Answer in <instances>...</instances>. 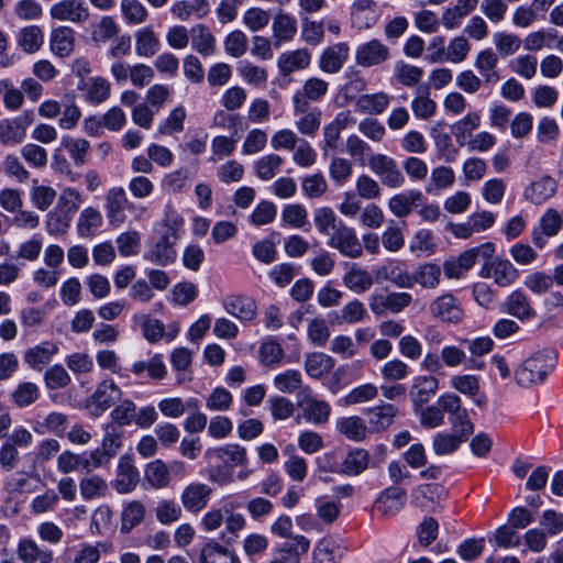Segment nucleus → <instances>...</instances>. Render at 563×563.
<instances>
[{"label":"nucleus","mask_w":563,"mask_h":563,"mask_svg":"<svg viewBox=\"0 0 563 563\" xmlns=\"http://www.w3.org/2000/svg\"><path fill=\"white\" fill-rule=\"evenodd\" d=\"M556 364V354L550 349L538 351L525 358L515 369L516 384L521 388H532L545 382Z\"/></svg>","instance_id":"1"},{"label":"nucleus","mask_w":563,"mask_h":563,"mask_svg":"<svg viewBox=\"0 0 563 563\" xmlns=\"http://www.w3.org/2000/svg\"><path fill=\"white\" fill-rule=\"evenodd\" d=\"M297 405L301 410L302 418L312 424H324L331 413V406L325 400L312 396L309 386H305L297 394Z\"/></svg>","instance_id":"2"},{"label":"nucleus","mask_w":563,"mask_h":563,"mask_svg":"<svg viewBox=\"0 0 563 563\" xmlns=\"http://www.w3.org/2000/svg\"><path fill=\"white\" fill-rule=\"evenodd\" d=\"M368 166L379 177L382 184L388 188H400L406 181L397 162L390 156L374 154L368 159Z\"/></svg>","instance_id":"3"},{"label":"nucleus","mask_w":563,"mask_h":563,"mask_svg":"<svg viewBox=\"0 0 563 563\" xmlns=\"http://www.w3.org/2000/svg\"><path fill=\"white\" fill-rule=\"evenodd\" d=\"M328 245L349 258L355 260L363 255V244L358 240L354 229L347 227L344 222L329 236Z\"/></svg>","instance_id":"4"},{"label":"nucleus","mask_w":563,"mask_h":563,"mask_svg":"<svg viewBox=\"0 0 563 563\" xmlns=\"http://www.w3.org/2000/svg\"><path fill=\"white\" fill-rule=\"evenodd\" d=\"M176 241L177 234L175 230L170 229L148 246L143 254L144 260L158 266H167L174 263L177 257L174 249Z\"/></svg>","instance_id":"5"},{"label":"nucleus","mask_w":563,"mask_h":563,"mask_svg":"<svg viewBox=\"0 0 563 563\" xmlns=\"http://www.w3.org/2000/svg\"><path fill=\"white\" fill-rule=\"evenodd\" d=\"M429 313L443 323H457L464 316L459 299L450 292L434 298L429 305Z\"/></svg>","instance_id":"6"},{"label":"nucleus","mask_w":563,"mask_h":563,"mask_svg":"<svg viewBox=\"0 0 563 563\" xmlns=\"http://www.w3.org/2000/svg\"><path fill=\"white\" fill-rule=\"evenodd\" d=\"M53 20L81 24L90 19V10L82 0H59L49 8Z\"/></svg>","instance_id":"7"},{"label":"nucleus","mask_w":563,"mask_h":563,"mask_svg":"<svg viewBox=\"0 0 563 563\" xmlns=\"http://www.w3.org/2000/svg\"><path fill=\"white\" fill-rule=\"evenodd\" d=\"M563 228V214L554 208L544 211L539 220V225L531 232V241L538 249L542 250L549 238L559 234Z\"/></svg>","instance_id":"8"},{"label":"nucleus","mask_w":563,"mask_h":563,"mask_svg":"<svg viewBox=\"0 0 563 563\" xmlns=\"http://www.w3.org/2000/svg\"><path fill=\"white\" fill-rule=\"evenodd\" d=\"M481 276L493 279L500 287H507L516 282L518 271L510 261L494 257L482 267Z\"/></svg>","instance_id":"9"},{"label":"nucleus","mask_w":563,"mask_h":563,"mask_svg":"<svg viewBox=\"0 0 563 563\" xmlns=\"http://www.w3.org/2000/svg\"><path fill=\"white\" fill-rule=\"evenodd\" d=\"M122 390L112 379L102 380L89 399L91 413L99 416L120 400Z\"/></svg>","instance_id":"10"},{"label":"nucleus","mask_w":563,"mask_h":563,"mask_svg":"<svg viewBox=\"0 0 563 563\" xmlns=\"http://www.w3.org/2000/svg\"><path fill=\"white\" fill-rule=\"evenodd\" d=\"M18 559L23 563H55L53 552L31 537L21 538L16 544Z\"/></svg>","instance_id":"11"},{"label":"nucleus","mask_w":563,"mask_h":563,"mask_svg":"<svg viewBox=\"0 0 563 563\" xmlns=\"http://www.w3.org/2000/svg\"><path fill=\"white\" fill-rule=\"evenodd\" d=\"M126 205L128 197L122 187H113L108 190L106 195L104 210L110 225L118 228L124 223L126 219Z\"/></svg>","instance_id":"12"},{"label":"nucleus","mask_w":563,"mask_h":563,"mask_svg":"<svg viewBox=\"0 0 563 563\" xmlns=\"http://www.w3.org/2000/svg\"><path fill=\"white\" fill-rule=\"evenodd\" d=\"M389 57V48L378 40L360 45L355 52V62L362 67L380 65Z\"/></svg>","instance_id":"13"},{"label":"nucleus","mask_w":563,"mask_h":563,"mask_svg":"<svg viewBox=\"0 0 563 563\" xmlns=\"http://www.w3.org/2000/svg\"><path fill=\"white\" fill-rule=\"evenodd\" d=\"M31 124L27 115L0 121V142L3 145H16L24 141L26 129Z\"/></svg>","instance_id":"14"},{"label":"nucleus","mask_w":563,"mask_h":563,"mask_svg":"<svg viewBox=\"0 0 563 563\" xmlns=\"http://www.w3.org/2000/svg\"><path fill=\"white\" fill-rule=\"evenodd\" d=\"M558 191V181L544 175L529 184L523 190V198L533 205H542Z\"/></svg>","instance_id":"15"},{"label":"nucleus","mask_w":563,"mask_h":563,"mask_svg":"<svg viewBox=\"0 0 563 563\" xmlns=\"http://www.w3.org/2000/svg\"><path fill=\"white\" fill-rule=\"evenodd\" d=\"M212 489L203 483H191L181 493V504L187 511L199 512L211 497Z\"/></svg>","instance_id":"16"},{"label":"nucleus","mask_w":563,"mask_h":563,"mask_svg":"<svg viewBox=\"0 0 563 563\" xmlns=\"http://www.w3.org/2000/svg\"><path fill=\"white\" fill-rule=\"evenodd\" d=\"M368 428L372 432H382L394 423L398 408L389 402H382L365 410Z\"/></svg>","instance_id":"17"},{"label":"nucleus","mask_w":563,"mask_h":563,"mask_svg":"<svg viewBox=\"0 0 563 563\" xmlns=\"http://www.w3.org/2000/svg\"><path fill=\"white\" fill-rule=\"evenodd\" d=\"M140 481V473L130 456L123 455L119 460L118 473L114 487L118 493L126 494L132 492Z\"/></svg>","instance_id":"18"},{"label":"nucleus","mask_w":563,"mask_h":563,"mask_svg":"<svg viewBox=\"0 0 563 563\" xmlns=\"http://www.w3.org/2000/svg\"><path fill=\"white\" fill-rule=\"evenodd\" d=\"M350 47L346 43H336L327 47L319 59V67L328 74H335L341 70L349 57Z\"/></svg>","instance_id":"19"},{"label":"nucleus","mask_w":563,"mask_h":563,"mask_svg":"<svg viewBox=\"0 0 563 563\" xmlns=\"http://www.w3.org/2000/svg\"><path fill=\"white\" fill-rule=\"evenodd\" d=\"M406 490L400 487L386 488L375 501V508L384 516H394L399 512L406 503Z\"/></svg>","instance_id":"20"},{"label":"nucleus","mask_w":563,"mask_h":563,"mask_svg":"<svg viewBox=\"0 0 563 563\" xmlns=\"http://www.w3.org/2000/svg\"><path fill=\"white\" fill-rule=\"evenodd\" d=\"M209 456H213L223 465L233 468L234 466L244 467L247 464L246 449L240 444L230 443L207 451Z\"/></svg>","instance_id":"21"},{"label":"nucleus","mask_w":563,"mask_h":563,"mask_svg":"<svg viewBox=\"0 0 563 563\" xmlns=\"http://www.w3.org/2000/svg\"><path fill=\"white\" fill-rule=\"evenodd\" d=\"M479 0H456L453 7L444 10L442 13V24L448 30L456 29L462 20L471 14L478 5Z\"/></svg>","instance_id":"22"},{"label":"nucleus","mask_w":563,"mask_h":563,"mask_svg":"<svg viewBox=\"0 0 563 563\" xmlns=\"http://www.w3.org/2000/svg\"><path fill=\"white\" fill-rule=\"evenodd\" d=\"M498 64V56L490 48L481 51L476 58L474 66L483 77L485 85H494L499 81L500 76L496 69Z\"/></svg>","instance_id":"23"},{"label":"nucleus","mask_w":563,"mask_h":563,"mask_svg":"<svg viewBox=\"0 0 563 563\" xmlns=\"http://www.w3.org/2000/svg\"><path fill=\"white\" fill-rule=\"evenodd\" d=\"M49 43L56 56H69L75 47V31L65 25L55 27L51 32Z\"/></svg>","instance_id":"24"},{"label":"nucleus","mask_w":563,"mask_h":563,"mask_svg":"<svg viewBox=\"0 0 563 563\" xmlns=\"http://www.w3.org/2000/svg\"><path fill=\"white\" fill-rule=\"evenodd\" d=\"M311 54L307 48L283 53L277 60V66L283 75L305 69L310 65Z\"/></svg>","instance_id":"25"},{"label":"nucleus","mask_w":563,"mask_h":563,"mask_svg":"<svg viewBox=\"0 0 563 563\" xmlns=\"http://www.w3.org/2000/svg\"><path fill=\"white\" fill-rule=\"evenodd\" d=\"M344 286L355 294L367 291L374 284L372 274L357 264H350L349 271L343 276Z\"/></svg>","instance_id":"26"},{"label":"nucleus","mask_w":563,"mask_h":563,"mask_svg":"<svg viewBox=\"0 0 563 563\" xmlns=\"http://www.w3.org/2000/svg\"><path fill=\"white\" fill-rule=\"evenodd\" d=\"M439 380L434 376H421L416 378L410 390V398L415 407H422L437 393Z\"/></svg>","instance_id":"27"},{"label":"nucleus","mask_w":563,"mask_h":563,"mask_svg":"<svg viewBox=\"0 0 563 563\" xmlns=\"http://www.w3.org/2000/svg\"><path fill=\"white\" fill-rule=\"evenodd\" d=\"M58 353V346L52 342H43L24 353V362L33 369L41 371L53 356Z\"/></svg>","instance_id":"28"},{"label":"nucleus","mask_w":563,"mask_h":563,"mask_svg":"<svg viewBox=\"0 0 563 563\" xmlns=\"http://www.w3.org/2000/svg\"><path fill=\"white\" fill-rule=\"evenodd\" d=\"M376 277L388 280L399 288H412V274L397 262L378 267Z\"/></svg>","instance_id":"29"},{"label":"nucleus","mask_w":563,"mask_h":563,"mask_svg":"<svg viewBox=\"0 0 563 563\" xmlns=\"http://www.w3.org/2000/svg\"><path fill=\"white\" fill-rule=\"evenodd\" d=\"M170 11L180 21H188L191 15L202 19L209 12V3L207 0H184L174 3Z\"/></svg>","instance_id":"30"},{"label":"nucleus","mask_w":563,"mask_h":563,"mask_svg":"<svg viewBox=\"0 0 563 563\" xmlns=\"http://www.w3.org/2000/svg\"><path fill=\"white\" fill-rule=\"evenodd\" d=\"M419 190H408L393 196L388 202L389 210L398 218L407 217L421 200Z\"/></svg>","instance_id":"31"},{"label":"nucleus","mask_w":563,"mask_h":563,"mask_svg":"<svg viewBox=\"0 0 563 563\" xmlns=\"http://www.w3.org/2000/svg\"><path fill=\"white\" fill-rule=\"evenodd\" d=\"M224 309L233 317L250 321L256 316L255 301L247 297L234 296L224 301Z\"/></svg>","instance_id":"32"},{"label":"nucleus","mask_w":563,"mask_h":563,"mask_svg":"<svg viewBox=\"0 0 563 563\" xmlns=\"http://www.w3.org/2000/svg\"><path fill=\"white\" fill-rule=\"evenodd\" d=\"M273 36L275 38V46L284 42H289L294 38L297 33V21L289 14H278L273 21Z\"/></svg>","instance_id":"33"},{"label":"nucleus","mask_w":563,"mask_h":563,"mask_svg":"<svg viewBox=\"0 0 563 563\" xmlns=\"http://www.w3.org/2000/svg\"><path fill=\"white\" fill-rule=\"evenodd\" d=\"M368 452L364 449L356 448L346 454L341 463L340 472L349 476H357L368 467Z\"/></svg>","instance_id":"34"},{"label":"nucleus","mask_w":563,"mask_h":563,"mask_svg":"<svg viewBox=\"0 0 563 563\" xmlns=\"http://www.w3.org/2000/svg\"><path fill=\"white\" fill-rule=\"evenodd\" d=\"M200 563H241L240 559L218 542L207 543L199 554Z\"/></svg>","instance_id":"35"},{"label":"nucleus","mask_w":563,"mask_h":563,"mask_svg":"<svg viewBox=\"0 0 563 563\" xmlns=\"http://www.w3.org/2000/svg\"><path fill=\"white\" fill-rule=\"evenodd\" d=\"M441 268L433 263L420 265L412 274V286L420 285L424 289H435L441 283Z\"/></svg>","instance_id":"36"},{"label":"nucleus","mask_w":563,"mask_h":563,"mask_svg":"<svg viewBox=\"0 0 563 563\" xmlns=\"http://www.w3.org/2000/svg\"><path fill=\"white\" fill-rule=\"evenodd\" d=\"M334 367V360L324 353L316 352L306 357L305 369L312 378H321L328 375Z\"/></svg>","instance_id":"37"},{"label":"nucleus","mask_w":563,"mask_h":563,"mask_svg":"<svg viewBox=\"0 0 563 563\" xmlns=\"http://www.w3.org/2000/svg\"><path fill=\"white\" fill-rule=\"evenodd\" d=\"M506 312L518 318L519 320H527L534 317L536 312L531 308L527 296L520 291H512L506 301Z\"/></svg>","instance_id":"38"},{"label":"nucleus","mask_w":563,"mask_h":563,"mask_svg":"<svg viewBox=\"0 0 563 563\" xmlns=\"http://www.w3.org/2000/svg\"><path fill=\"white\" fill-rule=\"evenodd\" d=\"M410 106L413 114L421 120H429L437 111V103L430 98L428 88L419 87Z\"/></svg>","instance_id":"39"},{"label":"nucleus","mask_w":563,"mask_h":563,"mask_svg":"<svg viewBox=\"0 0 563 563\" xmlns=\"http://www.w3.org/2000/svg\"><path fill=\"white\" fill-rule=\"evenodd\" d=\"M191 45L202 56H210L216 49V40L209 29L198 24L191 29Z\"/></svg>","instance_id":"40"},{"label":"nucleus","mask_w":563,"mask_h":563,"mask_svg":"<svg viewBox=\"0 0 563 563\" xmlns=\"http://www.w3.org/2000/svg\"><path fill=\"white\" fill-rule=\"evenodd\" d=\"M79 490L84 500L98 499L107 495L108 484L99 475H88L80 479Z\"/></svg>","instance_id":"41"},{"label":"nucleus","mask_w":563,"mask_h":563,"mask_svg":"<svg viewBox=\"0 0 563 563\" xmlns=\"http://www.w3.org/2000/svg\"><path fill=\"white\" fill-rule=\"evenodd\" d=\"M481 125V117L477 112H468L452 125V133L456 142L463 146L472 137V133Z\"/></svg>","instance_id":"42"},{"label":"nucleus","mask_w":563,"mask_h":563,"mask_svg":"<svg viewBox=\"0 0 563 563\" xmlns=\"http://www.w3.org/2000/svg\"><path fill=\"white\" fill-rule=\"evenodd\" d=\"M159 48V40L150 27H142L135 33V51L139 56L151 57Z\"/></svg>","instance_id":"43"},{"label":"nucleus","mask_w":563,"mask_h":563,"mask_svg":"<svg viewBox=\"0 0 563 563\" xmlns=\"http://www.w3.org/2000/svg\"><path fill=\"white\" fill-rule=\"evenodd\" d=\"M336 429L352 441L360 442L366 438L367 427L357 416L339 419L336 421Z\"/></svg>","instance_id":"44"},{"label":"nucleus","mask_w":563,"mask_h":563,"mask_svg":"<svg viewBox=\"0 0 563 563\" xmlns=\"http://www.w3.org/2000/svg\"><path fill=\"white\" fill-rule=\"evenodd\" d=\"M390 97L385 92L363 95L356 101V108L368 114L383 113L389 106Z\"/></svg>","instance_id":"45"},{"label":"nucleus","mask_w":563,"mask_h":563,"mask_svg":"<svg viewBox=\"0 0 563 563\" xmlns=\"http://www.w3.org/2000/svg\"><path fill=\"white\" fill-rule=\"evenodd\" d=\"M18 44L25 53L33 54L44 44V33L37 25L25 26L19 33Z\"/></svg>","instance_id":"46"},{"label":"nucleus","mask_w":563,"mask_h":563,"mask_svg":"<svg viewBox=\"0 0 563 563\" xmlns=\"http://www.w3.org/2000/svg\"><path fill=\"white\" fill-rule=\"evenodd\" d=\"M313 221L319 233L327 236H330L338 225L343 223L330 207L317 208L313 211Z\"/></svg>","instance_id":"47"},{"label":"nucleus","mask_w":563,"mask_h":563,"mask_svg":"<svg viewBox=\"0 0 563 563\" xmlns=\"http://www.w3.org/2000/svg\"><path fill=\"white\" fill-rule=\"evenodd\" d=\"M465 440L462 435L439 432L433 438L432 450L437 455L452 454Z\"/></svg>","instance_id":"48"},{"label":"nucleus","mask_w":563,"mask_h":563,"mask_svg":"<svg viewBox=\"0 0 563 563\" xmlns=\"http://www.w3.org/2000/svg\"><path fill=\"white\" fill-rule=\"evenodd\" d=\"M394 75L399 84L406 87H413L420 82L423 69L399 60L395 64Z\"/></svg>","instance_id":"49"},{"label":"nucleus","mask_w":563,"mask_h":563,"mask_svg":"<svg viewBox=\"0 0 563 563\" xmlns=\"http://www.w3.org/2000/svg\"><path fill=\"white\" fill-rule=\"evenodd\" d=\"M283 162V158L277 154L264 155L254 164L255 174L262 180H271L279 170Z\"/></svg>","instance_id":"50"},{"label":"nucleus","mask_w":563,"mask_h":563,"mask_svg":"<svg viewBox=\"0 0 563 563\" xmlns=\"http://www.w3.org/2000/svg\"><path fill=\"white\" fill-rule=\"evenodd\" d=\"M86 99L91 103L99 104L110 96V84L106 78L95 77L84 82Z\"/></svg>","instance_id":"51"},{"label":"nucleus","mask_w":563,"mask_h":563,"mask_svg":"<svg viewBox=\"0 0 563 563\" xmlns=\"http://www.w3.org/2000/svg\"><path fill=\"white\" fill-rule=\"evenodd\" d=\"M145 478L154 488H164L169 484L168 466L161 460H155L147 464Z\"/></svg>","instance_id":"52"},{"label":"nucleus","mask_w":563,"mask_h":563,"mask_svg":"<svg viewBox=\"0 0 563 563\" xmlns=\"http://www.w3.org/2000/svg\"><path fill=\"white\" fill-rule=\"evenodd\" d=\"M274 386L277 390L285 394H292L295 390H300L302 387V376L297 369H287L279 373L274 378Z\"/></svg>","instance_id":"53"},{"label":"nucleus","mask_w":563,"mask_h":563,"mask_svg":"<svg viewBox=\"0 0 563 563\" xmlns=\"http://www.w3.org/2000/svg\"><path fill=\"white\" fill-rule=\"evenodd\" d=\"M145 516V508L137 500L130 501L122 511L121 531L130 532L134 527L140 525Z\"/></svg>","instance_id":"54"},{"label":"nucleus","mask_w":563,"mask_h":563,"mask_svg":"<svg viewBox=\"0 0 563 563\" xmlns=\"http://www.w3.org/2000/svg\"><path fill=\"white\" fill-rule=\"evenodd\" d=\"M102 214L95 208H85L78 219V231L82 236L93 234L102 224Z\"/></svg>","instance_id":"55"},{"label":"nucleus","mask_w":563,"mask_h":563,"mask_svg":"<svg viewBox=\"0 0 563 563\" xmlns=\"http://www.w3.org/2000/svg\"><path fill=\"white\" fill-rule=\"evenodd\" d=\"M119 26L111 16H102L100 21L92 26L91 38L97 44H104L115 37Z\"/></svg>","instance_id":"56"},{"label":"nucleus","mask_w":563,"mask_h":563,"mask_svg":"<svg viewBox=\"0 0 563 563\" xmlns=\"http://www.w3.org/2000/svg\"><path fill=\"white\" fill-rule=\"evenodd\" d=\"M59 503V496L53 488L46 489L43 494L35 496L30 510L33 515H42L55 510Z\"/></svg>","instance_id":"57"},{"label":"nucleus","mask_w":563,"mask_h":563,"mask_svg":"<svg viewBox=\"0 0 563 563\" xmlns=\"http://www.w3.org/2000/svg\"><path fill=\"white\" fill-rule=\"evenodd\" d=\"M101 448L108 455L114 457L122 445L123 430L117 423H107Z\"/></svg>","instance_id":"58"},{"label":"nucleus","mask_w":563,"mask_h":563,"mask_svg":"<svg viewBox=\"0 0 563 563\" xmlns=\"http://www.w3.org/2000/svg\"><path fill=\"white\" fill-rule=\"evenodd\" d=\"M38 397V387L31 382H24L19 384L18 387L12 393V400L20 408L31 406L37 400Z\"/></svg>","instance_id":"59"},{"label":"nucleus","mask_w":563,"mask_h":563,"mask_svg":"<svg viewBox=\"0 0 563 563\" xmlns=\"http://www.w3.org/2000/svg\"><path fill=\"white\" fill-rule=\"evenodd\" d=\"M60 144L69 153L76 165H82L86 162L85 157L90 146L87 140L65 136Z\"/></svg>","instance_id":"60"},{"label":"nucleus","mask_w":563,"mask_h":563,"mask_svg":"<svg viewBox=\"0 0 563 563\" xmlns=\"http://www.w3.org/2000/svg\"><path fill=\"white\" fill-rule=\"evenodd\" d=\"M352 163L344 157H333L329 165L330 178L339 186L344 185L352 176Z\"/></svg>","instance_id":"61"},{"label":"nucleus","mask_w":563,"mask_h":563,"mask_svg":"<svg viewBox=\"0 0 563 563\" xmlns=\"http://www.w3.org/2000/svg\"><path fill=\"white\" fill-rule=\"evenodd\" d=\"M238 71L240 76L250 85L261 86L266 82L268 75L267 71L247 60L239 63Z\"/></svg>","instance_id":"62"},{"label":"nucleus","mask_w":563,"mask_h":563,"mask_svg":"<svg viewBox=\"0 0 563 563\" xmlns=\"http://www.w3.org/2000/svg\"><path fill=\"white\" fill-rule=\"evenodd\" d=\"M301 189L308 198H320L325 194L328 183L321 173H317L302 178Z\"/></svg>","instance_id":"63"},{"label":"nucleus","mask_w":563,"mask_h":563,"mask_svg":"<svg viewBox=\"0 0 563 563\" xmlns=\"http://www.w3.org/2000/svg\"><path fill=\"white\" fill-rule=\"evenodd\" d=\"M155 516L162 525H169L180 518L181 508L174 500L162 499L157 503Z\"/></svg>","instance_id":"64"}]
</instances>
